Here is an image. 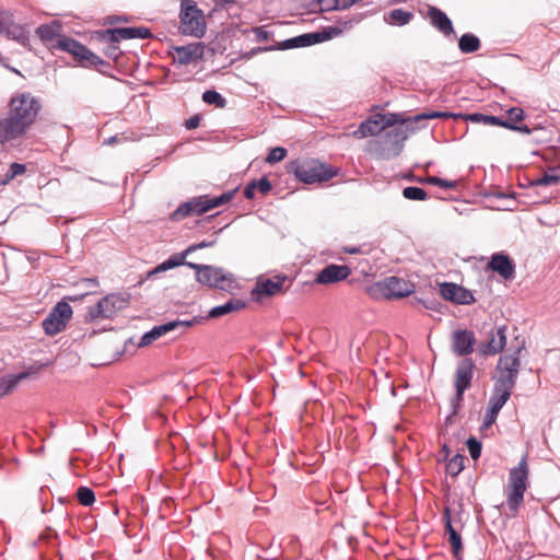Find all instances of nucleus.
I'll use <instances>...</instances> for the list:
<instances>
[{"instance_id":"69168bd1","label":"nucleus","mask_w":560,"mask_h":560,"mask_svg":"<svg viewBox=\"0 0 560 560\" xmlns=\"http://www.w3.org/2000/svg\"><path fill=\"white\" fill-rule=\"evenodd\" d=\"M233 2V0H215L217 5H223V3H230Z\"/></svg>"},{"instance_id":"72a5a7b5","label":"nucleus","mask_w":560,"mask_h":560,"mask_svg":"<svg viewBox=\"0 0 560 560\" xmlns=\"http://www.w3.org/2000/svg\"><path fill=\"white\" fill-rule=\"evenodd\" d=\"M516 378H517L516 373L500 371V375L497 378L494 385L512 393V389L514 388L515 383H516Z\"/></svg>"},{"instance_id":"49530a36","label":"nucleus","mask_w":560,"mask_h":560,"mask_svg":"<svg viewBox=\"0 0 560 560\" xmlns=\"http://www.w3.org/2000/svg\"><path fill=\"white\" fill-rule=\"evenodd\" d=\"M388 137L398 139V142L402 143L407 139V133L402 129H395L386 133ZM402 144H399L394 155H398L401 151Z\"/></svg>"},{"instance_id":"338daca9","label":"nucleus","mask_w":560,"mask_h":560,"mask_svg":"<svg viewBox=\"0 0 560 560\" xmlns=\"http://www.w3.org/2000/svg\"><path fill=\"white\" fill-rule=\"evenodd\" d=\"M346 252L350 253V254H355V253H359V249L358 248H346Z\"/></svg>"},{"instance_id":"e433bc0d","label":"nucleus","mask_w":560,"mask_h":560,"mask_svg":"<svg viewBox=\"0 0 560 560\" xmlns=\"http://www.w3.org/2000/svg\"><path fill=\"white\" fill-rule=\"evenodd\" d=\"M77 498L84 506H91L95 501V494L91 488L80 487L77 490Z\"/></svg>"},{"instance_id":"4d7b16f0","label":"nucleus","mask_w":560,"mask_h":560,"mask_svg":"<svg viewBox=\"0 0 560 560\" xmlns=\"http://www.w3.org/2000/svg\"><path fill=\"white\" fill-rule=\"evenodd\" d=\"M200 125V117L195 115L185 121V127L189 130L197 128Z\"/></svg>"},{"instance_id":"864d4df0","label":"nucleus","mask_w":560,"mask_h":560,"mask_svg":"<svg viewBox=\"0 0 560 560\" xmlns=\"http://www.w3.org/2000/svg\"><path fill=\"white\" fill-rule=\"evenodd\" d=\"M329 2H334L331 8L337 10H345L354 4V0H328Z\"/></svg>"},{"instance_id":"f257e3e1","label":"nucleus","mask_w":560,"mask_h":560,"mask_svg":"<svg viewBox=\"0 0 560 560\" xmlns=\"http://www.w3.org/2000/svg\"><path fill=\"white\" fill-rule=\"evenodd\" d=\"M40 109V100L32 93L14 94L9 102L7 116L0 118V144L22 140L35 124Z\"/></svg>"},{"instance_id":"2eb2a0df","label":"nucleus","mask_w":560,"mask_h":560,"mask_svg":"<svg viewBox=\"0 0 560 560\" xmlns=\"http://www.w3.org/2000/svg\"><path fill=\"white\" fill-rule=\"evenodd\" d=\"M103 37L109 43H118L121 39L149 38L151 31L147 27H120L106 30Z\"/></svg>"},{"instance_id":"680f3d73","label":"nucleus","mask_w":560,"mask_h":560,"mask_svg":"<svg viewBox=\"0 0 560 560\" xmlns=\"http://www.w3.org/2000/svg\"><path fill=\"white\" fill-rule=\"evenodd\" d=\"M12 179H9L8 173H5L3 176L0 175V185L4 186L8 185Z\"/></svg>"},{"instance_id":"1a4fd4ad","label":"nucleus","mask_w":560,"mask_h":560,"mask_svg":"<svg viewBox=\"0 0 560 560\" xmlns=\"http://www.w3.org/2000/svg\"><path fill=\"white\" fill-rule=\"evenodd\" d=\"M128 305V299L120 294H108L103 298L98 303L89 310V317L96 318H110L118 311L124 310Z\"/></svg>"},{"instance_id":"f03ea898","label":"nucleus","mask_w":560,"mask_h":560,"mask_svg":"<svg viewBox=\"0 0 560 560\" xmlns=\"http://www.w3.org/2000/svg\"><path fill=\"white\" fill-rule=\"evenodd\" d=\"M451 117L450 113L445 112H428L413 116L412 118H405L401 114L387 113V114H375L364 121H362L359 128L353 131V137L363 139L370 136H375L382 130L392 127L396 124H406L409 120L420 121L422 119H435Z\"/></svg>"},{"instance_id":"423d86ee","label":"nucleus","mask_w":560,"mask_h":560,"mask_svg":"<svg viewBox=\"0 0 560 560\" xmlns=\"http://www.w3.org/2000/svg\"><path fill=\"white\" fill-rule=\"evenodd\" d=\"M236 189L226 191L218 197L199 196L180 205L172 214L173 219L180 220L190 214H202L209 210L229 202L235 195Z\"/></svg>"},{"instance_id":"0eeeda50","label":"nucleus","mask_w":560,"mask_h":560,"mask_svg":"<svg viewBox=\"0 0 560 560\" xmlns=\"http://www.w3.org/2000/svg\"><path fill=\"white\" fill-rule=\"evenodd\" d=\"M528 466L525 457L518 465L510 470L508 485V506L516 512L524 500V493L527 489Z\"/></svg>"},{"instance_id":"c03bdc74","label":"nucleus","mask_w":560,"mask_h":560,"mask_svg":"<svg viewBox=\"0 0 560 560\" xmlns=\"http://www.w3.org/2000/svg\"><path fill=\"white\" fill-rule=\"evenodd\" d=\"M467 448L472 459H478L481 454V443L475 438H470L467 441Z\"/></svg>"},{"instance_id":"4468645a","label":"nucleus","mask_w":560,"mask_h":560,"mask_svg":"<svg viewBox=\"0 0 560 560\" xmlns=\"http://www.w3.org/2000/svg\"><path fill=\"white\" fill-rule=\"evenodd\" d=\"M386 298H405L412 292V284L397 277H388L378 283Z\"/></svg>"},{"instance_id":"ea45409f","label":"nucleus","mask_w":560,"mask_h":560,"mask_svg":"<svg viewBox=\"0 0 560 560\" xmlns=\"http://www.w3.org/2000/svg\"><path fill=\"white\" fill-rule=\"evenodd\" d=\"M422 182L430 184V185L446 188V189H454L458 185V183L456 180H447V179L440 178L438 176H428Z\"/></svg>"},{"instance_id":"c85d7f7f","label":"nucleus","mask_w":560,"mask_h":560,"mask_svg":"<svg viewBox=\"0 0 560 560\" xmlns=\"http://www.w3.org/2000/svg\"><path fill=\"white\" fill-rule=\"evenodd\" d=\"M520 350L510 355L501 357L498 363L499 371L512 372L518 374L521 361L518 357Z\"/></svg>"},{"instance_id":"79ce46f5","label":"nucleus","mask_w":560,"mask_h":560,"mask_svg":"<svg viewBox=\"0 0 560 560\" xmlns=\"http://www.w3.org/2000/svg\"><path fill=\"white\" fill-rule=\"evenodd\" d=\"M560 182V177L556 175L545 174L544 176L532 182L533 186H550Z\"/></svg>"},{"instance_id":"052dcab7","label":"nucleus","mask_w":560,"mask_h":560,"mask_svg":"<svg viewBox=\"0 0 560 560\" xmlns=\"http://www.w3.org/2000/svg\"><path fill=\"white\" fill-rule=\"evenodd\" d=\"M353 23H354L353 20H347V21L339 22L337 25H340L341 28H343V32H345V31L351 30L352 26H353Z\"/></svg>"},{"instance_id":"f8f14e48","label":"nucleus","mask_w":560,"mask_h":560,"mask_svg":"<svg viewBox=\"0 0 560 560\" xmlns=\"http://www.w3.org/2000/svg\"><path fill=\"white\" fill-rule=\"evenodd\" d=\"M441 295L453 303L469 305L475 302L471 291L452 282H444L440 285Z\"/></svg>"},{"instance_id":"5fc2aeb1","label":"nucleus","mask_w":560,"mask_h":560,"mask_svg":"<svg viewBox=\"0 0 560 560\" xmlns=\"http://www.w3.org/2000/svg\"><path fill=\"white\" fill-rule=\"evenodd\" d=\"M116 43H110V45L107 47L105 54L113 60H117L119 56L121 55V51L119 48L115 45Z\"/></svg>"},{"instance_id":"f3484780","label":"nucleus","mask_w":560,"mask_h":560,"mask_svg":"<svg viewBox=\"0 0 560 560\" xmlns=\"http://www.w3.org/2000/svg\"><path fill=\"white\" fill-rule=\"evenodd\" d=\"M476 338L472 331L467 329L455 330L452 336V349L458 357L470 354L474 351Z\"/></svg>"},{"instance_id":"b1692460","label":"nucleus","mask_w":560,"mask_h":560,"mask_svg":"<svg viewBox=\"0 0 560 560\" xmlns=\"http://www.w3.org/2000/svg\"><path fill=\"white\" fill-rule=\"evenodd\" d=\"M61 24L59 21H52L49 24H43L36 28V35L45 44L49 45L54 39L61 38Z\"/></svg>"},{"instance_id":"bb28decb","label":"nucleus","mask_w":560,"mask_h":560,"mask_svg":"<svg viewBox=\"0 0 560 560\" xmlns=\"http://www.w3.org/2000/svg\"><path fill=\"white\" fill-rule=\"evenodd\" d=\"M245 306V303L241 300L232 299L226 303L215 306L210 310L209 317L218 318L232 312H237Z\"/></svg>"},{"instance_id":"3c124183","label":"nucleus","mask_w":560,"mask_h":560,"mask_svg":"<svg viewBox=\"0 0 560 560\" xmlns=\"http://www.w3.org/2000/svg\"><path fill=\"white\" fill-rule=\"evenodd\" d=\"M255 185L257 190L262 195H267L272 188L271 183L267 177H261L259 180H255Z\"/></svg>"},{"instance_id":"a18cd8bd","label":"nucleus","mask_w":560,"mask_h":560,"mask_svg":"<svg viewBox=\"0 0 560 560\" xmlns=\"http://www.w3.org/2000/svg\"><path fill=\"white\" fill-rule=\"evenodd\" d=\"M498 413H499V410L488 407L487 412L485 415L482 428H485V429L490 428L495 422Z\"/></svg>"},{"instance_id":"bf43d9fd","label":"nucleus","mask_w":560,"mask_h":560,"mask_svg":"<svg viewBox=\"0 0 560 560\" xmlns=\"http://www.w3.org/2000/svg\"><path fill=\"white\" fill-rule=\"evenodd\" d=\"M10 23V16L5 12H0V33H2Z\"/></svg>"},{"instance_id":"aec40b11","label":"nucleus","mask_w":560,"mask_h":560,"mask_svg":"<svg viewBox=\"0 0 560 560\" xmlns=\"http://www.w3.org/2000/svg\"><path fill=\"white\" fill-rule=\"evenodd\" d=\"M488 266L505 280L512 279L515 275V265L511 258L503 253L493 254Z\"/></svg>"},{"instance_id":"473e14b6","label":"nucleus","mask_w":560,"mask_h":560,"mask_svg":"<svg viewBox=\"0 0 560 560\" xmlns=\"http://www.w3.org/2000/svg\"><path fill=\"white\" fill-rule=\"evenodd\" d=\"M510 122L511 121H508L506 119H502V118L497 117V116H490L489 115V118H488V125L501 126V127H504L506 129H511V130H515V131L522 132L524 135H529L532 132V130L526 125L518 126V125H511Z\"/></svg>"},{"instance_id":"a211bd4d","label":"nucleus","mask_w":560,"mask_h":560,"mask_svg":"<svg viewBox=\"0 0 560 560\" xmlns=\"http://www.w3.org/2000/svg\"><path fill=\"white\" fill-rule=\"evenodd\" d=\"M351 270L346 265H328L322 269L316 277V282L319 284H331L342 281L349 277Z\"/></svg>"},{"instance_id":"6e6d98bb","label":"nucleus","mask_w":560,"mask_h":560,"mask_svg":"<svg viewBox=\"0 0 560 560\" xmlns=\"http://www.w3.org/2000/svg\"><path fill=\"white\" fill-rule=\"evenodd\" d=\"M254 33L256 35V39L259 42L268 40L269 38V32L266 31L264 27H256L254 30Z\"/></svg>"},{"instance_id":"393cba45","label":"nucleus","mask_w":560,"mask_h":560,"mask_svg":"<svg viewBox=\"0 0 560 560\" xmlns=\"http://www.w3.org/2000/svg\"><path fill=\"white\" fill-rule=\"evenodd\" d=\"M443 517L445 520V530H446V534L448 535V541L452 546L453 553L455 557H459V555L463 550L462 538L452 525L448 509L445 510Z\"/></svg>"},{"instance_id":"0e129e2a","label":"nucleus","mask_w":560,"mask_h":560,"mask_svg":"<svg viewBox=\"0 0 560 560\" xmlns=\"http://www.w3.org/2000/svg\"><path fill=\"white\" fill-rule=\"evenodd\" d=\"M323 4L325 5L323 8L324 10H336L335 8H330V7H332L334 2H329L328 0H323Z\"/></svg>"},{"instance_id":"13d9d810","label":"nucleus","mask_w":560,"mask_h":560,"mask_svg":"<svg viewBox=\"0 0 560 560\" xmlns=\"http://www.w3.org/2000/svg\"><path fill=\"white\" fill-rule=\"evenodd\" d=\"M256 190H257V188H256V185H255V180H253L249 184H247V186L245 187L244 196L247 199H253L255 197V191Z\"/></svg>"},{"instance_id":"e2e57ef3","label":"nucleus","mask_w":560,"mask_h":560,"mask_svg":"<svg viewBox=\"0 0 560 560\" xmlns=\"http://www.w3.org/2000/svg\"><path fill=\"white\" fill-rule=\"evenodd\" d=\"M323 4L325 5L323 8L324 10H336L335 8H330V7H332L334 2H329L328 0H323Z\"/></svg>"},{"instance_id":"4be33fe9","label":"nucleus","mask_w":560,"mask_h":560,"mask_svg":"<svg viewBox=\"0 0 560 560\" xmlns=\"http://www.w3.org/2000/svg\"><path fill=\"white\" fill-rule=\"evenodd\" d=\"M428 15L431 20L432 25L443 34L450 35L451 33L454 32L452 21L440 9L435 7L429 8Z\"/></svg>"},{"instance_id":"c9c22d12","label":"nucleus","mask_w":560,"mask_h":560,"mask_svg":"<svg viewBox=\"0 0 560 560\" xmlns=\"http://www.w3.org/2000/svg\"><path fill=\"white\" fill-rule=\"evenodd\" d=\"M465 456L456 454L446 464V471L451 476H457L464 469Z\"/></svg>"},{"instance_id":"dca6fc26","label":"nucleus","mask_w":560,"mask_h":560,"mask_svg":"<svg viewBox=\"0 0 560 560\" xmlns=\"http://www.w3.org/2000/svg\"><path fill=\"white\" fill-rule=\"evenodd\" d=\"M197 319L194 320H174L170 322L160 326H155L150 331L145 332L142 337L140 342L138 343L139 347H145L159 339L164 334L172 331L176 329L177 327L187 328L190 327Z\"/></svg>"},{"instance_id":"2f4dec72","label":"nucleus","mask_w":560,"mask_h":560,"mask_svg":"<svg viewBox=\"0 0 560 560\" xmlns=\"http://www.w3.org/2000/svg\"><path fill=\"white\" fill-rule=\"evenodd\" d=\"M511 394L512 393L508 392L506 389H502L494 385L493 394L489 400V407L500 411L505 402L510 399Z\"/></svg>"},{"instance_id":"603ef678","label":"nucleus","mask_w":560,"mask_h":560,"mask_svg":"<svg viewBox=\"0 0 560 560\" xmlns=\"http://www.w3.org/2000/svg\"><path fill=\"white\" fill-rule=\"evenodd\" d=\"M79 284L82 285L86 290V292L82 294V296H83L85 294L91 293L90 289L97 287L98 282H97L96 278H85V279H82Z\"/></svg>"},{"instance_id":"412c9836","label":"nucleus","mask_w":560,"mask_h":560,"mask_svg":"<svg viewBox=\"0 0 560 560\" xmlns=\"http://www.w3.org/2000/svg\"><path fill=\"white\" fill-rule=\"evenodd\" d=\"M203 44L194 43L186 46L175 47L176 57L175 60L179 65H190L191 62L200 59L203 55Z\"/></svg>"},{"instance_id":"8fccbe9b","label":"nucleus","mask_w":560,"mask_h":560,"mask_svg":"<svg viewBox=\"0 0 560 560\" xmlns=\"http://www.w3.org/2000/svg\"><path fill=\"white\" fill-rule=\"evenodd\" d=\"M80 59L83 60V61H86V62H89L90 65H93V66L105 65V62L98 56L93 54L88 48H86V50L84 52V56H82V58H80Z\"/></svg>"},{"instance_id":"9b49d317","label":"nucleus","mask_w":560,"mask_h":560,"mask_svg":"<svg viewBox=\"0 0 560 560\" xmlns=\"http://www.w3.org/2000/svg\"><path fill=\"white\" fill-rule=\"evenodd\" d=\"M211 245H212V243H207V242H201L198 244L190 245L183 253L172 255L167 260L161 262L154 269L150 270L148 272V277L150 278L154 275L167 271L170 269H173V268H176V267H179L183 265L187 266L188 261H186V257L188 254H190L197 249H200V248L209 247Z\"/></svg>"},{"instance_id":"7ed1b4c3","label":"nucleus","mask_w":560,"mask_h":560,"mask_svg":"<svg viewBox=\"0 0 560 560\" xmlns=\"http://www.w3.org/2000/svg\"><path fill=\"white\" fill-rule=\"evenodd\" d=\"M287 170L289 174H293L300 182L305 184L327 182L337 174L335 170L314 159L291 161Z\"/></svg>"},{"instance_id":"a878e982","label":"nucleus","mask_w":560,"mask_h":560,"mask_svg":"<svg viewBox=\"0 0 560 560\" xmlns=\"http://www.w3.org/2000/svg\"><path fill=\"white\" fill-rule=\"evenodd\" d=\"M51 47L59 48L63 51H68L78 58H82L86 50V47L84 45L69 37L58 38L57 43L52 44Z\"/></svg>"},{"instance_id":"ddd939ff","label":"nucleus","mask_w":560,"mask_h":560,"mask_svg":"<svg viewBox=\"0 0 560 560\" xmlns=\"http://www.w3.org/2000/svg\"><path fill=\"white\" fill-rule=\"evenodd\" d=\"M475 364L470 359H464L457 365L455 373L456 399H463L464 392L470 386Z\"/></svg>"},{"instance_id":"de8ad7c7","label":"nucleus","mask_w":560,"mask_h":560,"mask_svg":"<svg viewBox=\"0 0 560 560\" xmlns=\"http://www.w3.org/2000/svg\"><path fill=\"white\" fill-rule=\"evenodd\" d=\"M26 172V166L21 163H12L8 170L9 179H13Z\"/></svg>"},{"instance_id":"cd10ccee","label":"nucleus","mask_w":560,"mask_h":560,"mask_svg":"<svg viewBox=\"0 0 560 560\" xmlns=\"http://www.w3.org/2000/svg\"><path fill=\"white\" fill-rule=\"evenodd\" d=\"M26 372L16 375H7L0 378V398L11 393L20 381L27 377Z\"/></svg>"},{"instance_id":"9d476101","label":"nucleus","mask_w":560,"mask_h":560,"mask_svg":"<svg viewBox=\"0 0 560 560\" xmlns=\"http://www.w3.org/2000/svg\"><path fill=\"white\" fill-rule=\"evenodd\" d=\"M287 280L288 278L282 275H277L271 278H259L252 291V295L256 301H260L265 296H272L284 292Z\"/></svg>"},{"instance_id":"5701e85b","label":"nucleus","mask_w":560,"mask_h":560,"mask_svg":"<svg viewBox=\"0 0 560 560\" xmlns=\"http://www.w3.org/2000/svg\"><path fill=\"white\" fill-rule=\"evenodd\" d=\"M318 42V35L317 32L314 33H306L299 36H295L293 38L283 40L278 44V49H291V48H298V47H306L314 44H317Z\"/></svg>"},{"instance_id":"37998d69","label":"nucleus","mask_w":560,"mask_h":560,"mask_svg":"<svg viewBox=\"0 0 560 560\" xmlns=\"http://www.w3.org/2000/svg\"><path fill=\"white\" fill-rule=\"evenodd\" d=\"M508 121H511V125H516V122L522 121L525 117V113L520 107H512L506 112Z\"/></svg>"},{"instance_id":"58836bf2","label":"nucleus","mask_w":560,"mask_h":560,"mask_svg":"<svg viewBox=\"0 0 560 560\" xmlns=\"http://www.w3.org/2000/svg\"><path fill=\"white\" fill-rule=\"evenodd\" d=\"M342 33H343V28H341L340 25L328 26V27L322 30L320 32H317L318 42L322 43V42L331 39L334 37L341 35Z\"/></svg>"},{"instance_id":"4c0bfd02","label":"nucleus","mask_w":560,"mask_h":560,"mask_svg":"<svg viewBox=\"0 0 560 560\" xmlns=\"http://www.w3.org/2000/svg\"><path fill=\"white\" fill-rule=\"evenodd\" d=\"M402 196L409 200H425L428 194L424 189L420 187L409 186L404 188Z\"/></svg>"},{"instance_id":"c756f323","label":"nucleus","mask_w":560,"mask_h":560,"mask_svg":"<svg viewBox=\"0 0 560 560\" xmlns=\"http://www.w3.org/2000/svg\"><path fill=\"white\" fill-rule=\"evenodd\" d=\"M458 47L464 54L475 52L480 48V40L476 35L466 33L459 38Z\"/></svg>"},{"instance_id":"a19ab883","label":"nucleus","mask_w":560,"mask_h":560,"mask_svg":"<svg viewBox=\"0 0 560 560\" xmlns=\"http://www.w3.org/2000/svg\"><path fill=\"white\" fill-rule=\"evenodd\" d=\"M285 156H287V150L282 147H276L269 151V153L266 158V162L269 164H275L277 162L282 161Z\"/></svg>"},{"instance_id":"774afa93","label":"nucleus","mask_w":560,"mask_h":560,"mask_svg":"<svg viewBox=\"0 0 560 560\" xmlns=\"http://www.w3.org/2000/svg\"><path fill=\"white\" fill-rule=\"evenodd\" d=\"M382 158H383V159H389V155H387V154H382Z\"/></svg>"},{"instance_id":"20e7f679","label":"nucleus","mask_w":560,"mask_h":560,"mask_svg":"<svg viewBox=\"0 0 560 560\" xmlns=\"http://www.w3.org/2000/svg\"><path fill=\"white\" fill-rule=\"evenodd\" d=\"M187 267L197 271V281L203 285L231 292L236 288L233 275L222 268L187 262Z\"/></svg>"},{"instance_id":"f704fd0d","label":"nucleus","mask_w":560,"mask_h":560,"mask_svg":"<svg viewBox=\"0 0 560 560\" xmlns=\"http://www.w3.org/2000/svg\"><path fill=\"white\" fill-rule=\"evenodd\" d=\"M202 101L209 105H214L218 108H224L226 105L225 98L213 90H208L202 94Z\"/></svg>"},{"instance_id":"39448f33","label":"nucleus","mask_w":560,"mask_h":560,"mask_svg":"<svg viewBox=\"0 0 560 560\" xmlns=\"http://www.w3.org/2000/svg\"><path fill=\"white\" fill-rule=\"evenodd\" d=\"M179 33L186 36L201 38L206 34V19L203 12L192 0H182Z\"/></svg>"},{"instance_id":"7c9ffc66","label":"nucleus","mask_w":560,"mask_h":560,"mask_svg":"<svg viewBox=\"0 0 560 560\" xmlns=\"http://www.w3.org/2000/svg\"><path fill=\"white\" fill-rule=\"evenodd\" d=\"M412 16L413 14L409 11L394 9L385 16V21L394 25H406L411 21Z\"/></svg>"},{"instance_id":"6ab92c4d","label":"nucleus","mask_w":560,"mask_h":560,"mask_svg":"<svg viewBox=\"0 0 560 560\" xmlns=\"http://www.w3.org/2000/svg\"><path fill=\"white\" fill-rule=\"evenodd\" d=\"M505 326H500L490 334V339L479 346L482 355H494L503 350L506 343Z\"/></svg>"},{"instance_id":"6e6552de","label":"nucleus","mask_w":560,"mask_h":560,"mask_svg":"<svg viewBox=\"0 0 560 560\" xmlns=\"http://www.w3.org/2000/svg\"><path fill=\"white\" fill-rule=\"evenodd\" d=\"M71 317V306L67 302H58L42 323L44 331L48 336H55L59 334L66 328Z\"/></svg>"},{"instance_id":"09e8293b","label":"nucleus","mask_w":560,"mask_h":560,"mask_svg":"<svg viewBox=\"0 0 560 560\" xmlns=\"http://www.w3.org/2000/svg\"><path fill=\"white\" fill-rule=\"evenodd\" d=\"M463 117L465 120H469L475 124L488 125L489 115H485V114H480V113H472V114H466Z\"/></svg>"}]
</instances>
